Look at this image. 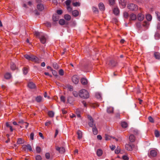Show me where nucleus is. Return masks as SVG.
<instances>
[{"mask_svg": "<svg viewBox=\"0 0 160 160\" xmlns=\"http://www.w3.org/2000/svg\"><path fill=\"white\" fill-rule=\"evenodd\" d=\"M89 93L85 89H82L79 91V96L81 98H89Z\"/></svg>", "mask_w": 160, "mask_h": 160, "instance_id": "f257e3e1", "label": "nucleus"}, {"mask_svg": "<svg viewBox=\"0 0 160 160\" xmlns=\"http://www.w3.org/2000/svg\"><path fill=\"white\" fill-rule=\"evenodd\" d=\"M24 57L29 61L34 62H37L38 61V58L31 54L30 55L25 54L24 55Z\"/></svg>", "mask_w": 160, "mask_h": 160, "instance_id": "f03ea898", "label": "nucleus"}, {"mask_svg": "<svg viewBox=\"0 0 160 160\" xmlns=\"http://www.w3.org/2000/svg\"><path fill=\"white\" fill-rule=\"evenodd\" d=\"M127 8L130 10L136 11L138 9V6L137 5L133 3H129L127 5Z\"/></svg>", "mask_w": 160, "mask_h": 160, "instance_id": "7ed1b4c3", "label": "nucleus"}, {"mask_svg": "<svg viewBox=\"0 0 160 160\" xmlns=\"http://www.w3.org/2000/svg\"><path fill=\"white\" fill-rule=\"evenodd\" d=\"M72 81L75 84H77L79 82V78L78 76L75 75L72 77Z\"/></svg>", "mask_w": 160, "mask_h": 160, "instance_id": "20e7f679", "label": "nucleus"}, {"mask_svg": "<svg viewBox=\"0 0 160 160\" xmlns=\"http://www.w3.org/2000/svg\"><path fill=\"white\" fill-rule=\"evenodd\" d=\"M133 144H126L125 145V148L128 151H132V148L134 147Z\"/></svg>", "mask_w": 160, "mask_h": 160, "instance_id": "39448f33", "label": "nucleus"}, {"mask_svg": "<svg viewBox=\"0 0 160 160\" xmlns=\"http://www.w3.org/2000/svg\"><path fill=\"white\" fill-rule=\"evenodd\" d=\"M42 44H44L45 43L46 41V36L43 34L41 35V37L39 38Z\"/></svg>", "mask_w": 160, "mask_h": 160, "instance_id": "423d86ee", "label": "nucleus"}, {"mask_svg": "<svg viewBox=\"0 0 160 160\" xmlns=\"http://www.w3.org/2000/svg\"><path fill=\"white\" fill-rule=\"evenodd\" d=\"M56 149L57 151H58L61 154L64 153L65 152V148L62 147H59L57 146L56 147Z\"/></svg>", "mask_w": 160, "mask_h": 160, "instance_id": "0eeeda50", "label": "nucleus"}, {"mask_svg": "<svg viewBox=\"0 0 160 160\" xmlns=\"http://www.w3.org/2000/svg\"><path fill=\"white\" fill-rule=\"evenodd\" d=\"M144 18V15L142 13H138L137 15V19L140 21L143 20Z\"/></svg>", "mask_w": 160, "mask_h": 160, "instance_id": "6e6552de", "label": "nucleus"}, {"mask_svg": "<svg viewBox=\"0 0 160 160\" xmlns=\"http://www.w3.org/2000/svg\"><path fill=\"white\" fill-rule=\"evenodd\" d=\"M59 18V16L57 15H53V16L52 20L53 22H54V23H53V24L54 25H55L56 22H57L58 21Z\"/></svg>", "mask_w": 160, "mask_h": 160, "instance_id": "1a4fd4ad", "label": "nucleus"}, {"mask_svg": "<svg viewBox=\"0 0 160 160\" xmlns=\"http://www.w3.org/2000/svg\"><path fill=\"white\" fill-rule=\"evenodd\" d=\"M129 20L131 21H135V20L137 19V16L136 15L133 13H131L130 15H129Z\"/></svg>", "mask_w": 160, "mask_h": 160, "instance_id": "9d476101", "label": "nucleus"}, {"mask_svg": "<svg viewBox=\"0 0 160 160\" xmlns=\"http://www.w3.org/2000/svg\"><path fill=\"white\" fill-rule=\"evenodd\" d=\"M109 66L111 67H115L117 65L116 62L114 60H111L108 63Z\"/></svg>", "mask_w": 160, "mask_h": 160, "instance_id": "9b49d317", "label": "nucleus"}, {"mask_svg": "<svg viewBox=\"0 0 160 160\" xmlns=\"http://www.w3.org/2000/svg\"><path fill=\"white\" fill-rule=\"evenodd\" d=\"M119 3L120 5L122 6V8H124L126 5V2L125 0H120Z\"/></svg>", "mask_w": 160, "mask_h": 160, "instance_id": "f8f14e48", "label": "nucleus"}, {"mask_svg": "<svg viewBox=\"0 0 160 160\" xmlns=\"http://www.w3.org/2000/svg\"><path fill=\"white\" fill-rule=\"evenodd\" d=\"M149 154L151 156L154 157L157 155V152L155 150H152L150 151Z\"/></svg>", "mask_w": 160, "mask_h": 160, "instance_id": "ddd939ff", "label": "nucleus"}, {"mask_svg": "<svg viewBox=\"0 0 160 160\" xmlns=\"http://www.w3.org/2000/svg\"><path fill=\"white\" fill-rule=\"evenodd\" d=\"M37 8L38 10L41 11L43 10L44 7L42 4L39 3L37 5Z\"/></svg>", "mask_w": 160, "mask_h": 160, "instance_id": "4468645a", "label": "nucleus"}, {"mask_svg": "<svg viewBox=\"0 0 160 160\" xmlns=\"http://www.w3.org/2000/svg\"><path fill=\"white\" fill-rule=\"evenodd\" d=\"M105 139L106 140H110V139L111 138H112L113 139H115V140L116 141H118V139L117 138H115L114 137H112L110 136L109 135H108L107 134H105Z\"/></svg>", "mask_w": 160, "mask_h": 160, "instance_id": "2eb2a0df", "label": "nucleus"}, {"mask_svg": "<svg viewBox=\"0 0 160 160\" xmlns=\"http://www.w3.org/2000/svg\"><path fill=\"white\" fill-rule=\"evenodd\" d=\"M98 7L100 10L102 11L105 10L104 5L102 3H100L98 5Z\"/></svg>", "mask_w": 160, "mask_h": 160, "instance_id": "dca6fc26", "label": "nucleus"}, {"mask_svg": "<svg viewBox=\"0 0 160 160\" xmlns=\"http://www.w3.org/2000/svg\"><path fill=\"white\" fill-rule=\"evenodd\" d=\"M113 12V13L116 15H118L119 13V10L118 8H114Z\"/></svg>", "mask_w": 160, "mask_h": 160, "instance_id": "f3484780", "label": "nucleus"}, {"mask_svg": "<svg viewBox=\"0 0 160 160\" xmlns=\"http://www.w3.org/2000/svg\"><path fill=\"white\" fill-rule=\"evenodd\" d=\"M28 87L31 89H34L35 88V84L32 82H29L28 84Z\"/></svg>", "mask_w": 160, "mask_h": 160, "instance_id": "a211bd4d", "label": "nucleus"}, {"mask_svg": "<svg viewBox=\"0 0 160 160\" xmlns=\"http://www.w3.org/2000/svg\"><path fill=\"white\" fill-rule=\"evenodd\" d=\"M72 14L74 17H76L78 16L79 12L77 10H74L72 11Z\"/></svg>", "mask_w": 160, "mask_h": 160, "instance_id": "6ab92c4d", "label": "nucleus"}, {"mask_svg": "<svg viewBox=\"0 0 160 160\" xmlns=\"http://www.w3.org/2000/svg\"><path fill=\"white\" fill-rule=\"evenodd\" d=\"M103 152L101 149H98L97 151V154L99 157L101 156Z\"/></svg>", "mask_w": 160, "mask_h": 160, "instance_id": "aec40b11", "label": "nucleus"}, {"mask_svg": "<svg viewBox=\"0 0 160 160\" xmlns=\"http://www.w3.org/2000/svg\"><path fill=\"white\" fill-rule=\"evenodd\" d=\"M81 83L84 85H86L88 83L87 80L86 79L82 78L81 79Z\"/></svg>", "mask_w": 160, "mask_h": 160, "instance_id": "412c9836", "label": "nucleus"}, {"mask_svg": "<svg viewBox=\"0 0 160 160\" xmlns=\"http://www.w3.org/2000/svg\"><path fill=\"white\" fill-rule=\"evenodd\" d=\"M154 56L156 59H160V53L158 52H155Z\"/></svg>", "mask_w": 160, "mask_h": 160, "instance_id": "4be33fe9", "label": "nucleus"}, {"mask_svg": "<svg viewBox=\"0 0 160 160\" xmlns=\"http://www.w3.org/2000/svg\"><path fill=\"white\" fill-rule=\"evenodd\" d=\"M81 110L79 109H77L76 111V113L78 117L80 118L81 117L80 114L81 113Z\"/></svg>", "mask_w": 160, "mask_h": 160, "instance_id": "5701e85b", "label": "nucleus"}, {"mask_svg": "<svg viewBox=\"0 0 160 160\" xmlns=\"http://www.w3.org/2000/svg\"><path fill=\"white\" fill-rule=\"evenodd\" d=\"M129 139L130 141L131 142H133L135 141V137L132 134L130 135L129 137Z\"/></svg>", "mask_w": 160, "mask_h": 160, "instance_id": "b1692460", "label": "nucleus"}, {"mask_svg": "<svg viewBox=\"0 0 160 160\" xmlns=\"http://www.w3.org/2000/svg\"><path fill=\"white\" fill-rule=\"evenodd\" d=\"M107 112L109 113H113V108L112 107H108L107 109Z\"/></svg>", "mask_w": 160, "mask_h": 160, "instance_id": "393cba45", "label": "nucleus"}, {"mask_svg": "<svg viewBox=\"0 0 160 160\" xmlns=\"http://www.w3.org/2000/svg\"><path fill=\"white\" fill-rule=\"evenodd\" d=\"M77 134L78 135V138L80 139L82 138V132L78 130L77 132Z\"/></svg>", "mask_w": 160, "mask_h": 160, "instance_id": "a878e982", "label": "nucleus"}, {"mask_svg": "<svg viewBox=\"0 0 160 160\" xmlns=\"http://www.w3.org/2000/svg\"><path fill=\"white\" fill-rule=\"evenodd\" d=\"M36 100L38 102H42V98L40 96H38L36 98Z\"/></svg>", "mask_w": 160, "mask_h": 160, "instance_id": "bb28decb", "label": "nucleus"}, {"mask_svg": "<svg viewBox=\"0 0 160 160\" xmlns=\"http://www.w3.org/2000/svg\"><path fill=\"white\" fill-rule=\"evenodd\" d=\"M149 25V24L147 21H144L143 22L142 26L146 28H148Z\"/></svg>", "mask_w": 160, "mask_h": 160, "instance_id": "cd10ccee", "label": "nucleus"}, {"mask_svg": "<svg viewBox=\"0 0 160 160\" xmlns=\"http://www.w3.org/2000/svg\"><path fill=\"white\" fill-rule=\"evenodd\" d=\"M64 18L65 20L67 21H69L71 19V17L69 15L67 14L64 15Z\"/></svg>", "mask_w": 160, "mask_h": 160, "instance_id": "c85d7f7f", "label": "nucleus"}, {"mask_svg": "<svg viewBox=\"0 0 160 160\" xmlns=\"http://www.w3.org/2000/svg\"><path fill=\"white\" fill-rule=\"evenodd\" d=\"M48 115L50 117L52 118L54 115V113L52 111H49L48 112Z\"/></svg>", "mask_w": 160, "mask_h": 160, "instance_id": "c756f323", "label": "nucleus"}, {"mask_svg": "<svg viewBox=\"0 0 160 160\" xmlns=\"http://www.w3.org/2000/svg\"><path fill=\"white\" fill-rule=\"evenodd\" d=\"M24 142V140L22 139L21 138H18V141L17 142V143L18 144H21L23 143Z\"/></svg>", "mask_w": 160, "mask_h": 160, "instance_id": "7c9ffc66", "label": "nucleus"}, {"mask_svg": "<svg viewBox=\"0 0 160 160\" xmlns=\"http://www.w3.org/2000/svg\"><path fill=\"white\" fill-rule=\"evenodd\" d=\"M11 77V74L9 73H7L4 75V77L6 79H10Z\"/></svg>", "mask_w": 160, "mask_h": 160, "instance_id": "2f4dec72", "label": "nucleus"}, {"mask_svg": "<svg viewBox=\"0 0 160 160\" xmlns=\"http://www.w3.org/2000/svg\"><path fill=\"white\" fill-rule=\"evenodd\" d=\"M43 34L41 32H34V35L37 37H41V35H42Z\"/></svg>", "mask_w": 160, "mask_h": 160, "instance_id": "473e14b6", "label": "nucleus"}, {"mask_svg": "<svg viewBox=\"0 0 160 160\" xmlns=\"http://www.w3.org/2000/svg\"><path fill=\"white\" fill-rule=\"evenodd\" d=\"M121 125L122 128H125L127 127L128 124L126 122H124L121 123Z\"/></svg>", "mask_w": 160, "mask_h": 160, "instance_id": "72a5a7b5", "label": "nucleus"}, {"mask_svg": "<svg viewBox=\"0 0 160 160\" xmlns=\"http://www.w3.org/2000/svg\"><path fill=\"white\" fill-rule=\"evenodd\" d=\"M155 14L158 20L160 21V13L158 11L155 12Z\"/></svg>", "mask_w": 160, "mask_h": 160, "instance_id": "f704fd0d", "label": "nucleus"}, {"mask_svg": "<svg viewBox=\"0 0 160 160\" xmlns=\"http://www.w3.org/2000/svg\"><path fill=\"white\" fill-rule=\"evenodd\" d=\"M59 24L61 25H63L65 24V21L63 19H60L59 21Z\"/></svg>", "mask_w": 160, "mask_h": 160, "instance_id": "c9c22d12", "label": "nucleus"}, {"mask_svg": "<svg viewBox=\"0 0 160 160\" xmlns=\"http://www.w3.org/2000/svg\"><path fill=\"white\" fill-rule=\"evenodd\" d=\"M92 132L94 135H96L98 134V131L97 128L95 127L92 128Z\"/></svg>", "mask_w": 160, "mask_h": 160, "instance_id": "e433bc0d", "label": "nucleus"}, {"mask_svg": "<svg viewBox=\"0 0 160 160\" xmlns=\"http://www.w3.org/2000/svg\"><path fill=\"white\" fill-rule=\"evenodd\" d=\"M123 16L126 19H128L129 16L128 13L126 12H123Z\"/></svg>", "mask_w": 160, "mask_h": 160, "instance_id": "4c0bfd02", "label": "nucleus"}, {"mask_svg": "<svg viewBox=\"0 0 160 160\" xmlns=\"http://www.w3.org/2000/svg\"><path fill=\"white\" fill-rule=\"evenodd\" d=\"M146 18L148 21H150L152 19V17L150 14H148L146 16Z\"/></svg>", "mask_w": 160, "mask_h": 160, "instance_id": "58836bf2", "label": "nucleus"}, {"mask_svg": "<svg viewBox=\"0 0 160 160\" xmlns=\"http://www.w3.org/2000/svg\"><path fill=\"white\" fill-rule=\"evenodd\" d=\"M23 74L26 75L28 72V68L27 67H25L23 69Z\"/></svg>", "mask_w": 160, "mask_h": 160, "instance_id": "ea45409f", "label": "nucleus"}, {"mask_svg": "<svg viewBox=\"0 0 160 160\" xmlns=\"http://www.w3.org/2000/svg\"><path fill=\"white\" fill-rule=\"evenodd\" d=\"M155 135L156 137L158 138L160 136V133L158 131L156 130L154 132Z\"/></svg>", "mask_w": 160, "mask_h": 160, "instance_id": "a19ab883", "label": "nucleus"}, {"mask_svg": "<svg viewBox=\"0 0 160 160\" xmlns=\"http://www.w3.org/2000/svg\"><path fill=\"white\" fill-rule=\"evenodd\" d=\"M115 0H108V2L110 5H113L114 4Z\"/></svg>", "mask_w": 160, "mask_h": 160, "instance_id": "79ce46f5", "label": "nucleus"}, {"mask_svg": "<svg viewBox=\"0 0 160 160\" xmlns=\"http://www.w3.org/2000/svg\"><path fill=\"white\" fill-rule=\"evenodd\" d=\"M53 67L55 69H57L59 68L58 65L55 63L53 64Z\"/></svg>", "mask_w": 160, "mask_h": 160, "instance_id": "37998d69", "label": "nucleus"}, {"mask_svg": "<svg viewBox=\"0 0 160 160\" xmlns=\"http://www.w3.org/2000/svg\"><path fill=\"white\" fill-rule=\"evenodd\" d=\"M11 68L12 70H14L16 68L15 65L12 63H11Z\"/></svg>", "mask_w": 160, "mask_h": 160, "instance_id": "c03bdc74", "label": "nucleus"}, {"mask_svg": "<svg viewBox=\"0 0 160 160\" xmlns=\"http://www.w3.org/2000/svg\"><path fill=\"white\" fill-rule=\"evenodd\" d=\"M88 125L90 127H93V126H95V124L94 123L93 121H90L88 123Z\"/></svg>", "mask_w": 160, "mask_h": 160, "instance_id": "a18cd8bd", "label": "nucleus"}, {"mask_svg": "<svg viewBox=\"0 0 160 160\" xmlns=\"http://www.w3.org/2000/svg\"><path fill=\"white\" fill-rule=\"evenodd\" d=\"M58 73L61 76H63L64 74V71L62 69L59 70Z\"/></svg>", "mask_w": 160, "mask_h": 160, "instance_id": "49530a36", "label": "nucleus"}, {"mask_svg": "<svg viewBox=\"0 0 160 160\" xmlns=\"http://www.w3.org/2000/svg\"><path fill=\"white\" fill-rule=\"evenodd\" d=\"M72 5L75 7L79 6L80 5V3L79 2H76L72 3Z\"/></svg>", "mask_w": 160, "mask_h": 160, "instance_id": "de8ad7c7", "label": "nucleus"}, {"mask_svg": "<svg viewBox=\"0 0 160 160\" xmlns=\"http://www.w3.org/2000/svg\"><path fill=\"white\" fill-rule=\"evenodd\" d=\"M36 151L38 153H40L41 151V148L39 147H37L36 148Z\"/></svg>", "mask_w": 160, "mask_h": 160, "instance_id": "09e8293b", "label": "nucleus"}, {"mask_svg": "<svg viewBox=\"0 0 160 160\" xmlns=\"http://www.w3.org/2000/svg\"><path fill=\"white\" fill-rule=\"evenodd\" d=\"M71 3V0H67V1H65V4H66L67 6H70Z\"/></svg>", "mask_w": 160, "mask_h": 160, "instance_id": "8fccbe9b", "label": "nucleus"}, {"mask_svg": "<svg viewBox=\"0 0 160 160\" xmlns=\"http://www.w3.org/2000/svg\"><path fill=\"white\" fill-rule=\"evenodd\" d=\"M92 9L93 12L95 13H98V9L95 7H93Z\"/></svg>", "mask_w": 160, "mask_h": 160, "instance_id": "3c124183", "label": "nucleus"}, {"mask_svg": "<svg viewBox=\"0 0 160 160\" xmlns=\"http://www.w3.org/2000/svg\"><path fill=\"white\" fill-rule=\"evenodd\" d=\"M60 100L62 102H65V97L63 96H62L60 97Z\"/></svg>", "mask_w": 160, "mask_h": 160, "instance_id": "603ef678", "label": "nucleus"}, {"mask_svg": "<svg viewBox=\"0 0 160 160\" xmlns=\"http://www.w3.org/2000/svg\"><path fill=\"white\" fill-rule=\"evenodd\" d=\"M96 97L98 99H100L101 97V94L99 93H96Z\"/></svg>", "mask_w": 160, "mask_h": 160, "instance_id": "864d4df0", "label": "nucleus"}, {"mask_svg": "<svg viewBox=\"0 0 160 160\" xmlns=\"http://www.w3.org/2000/svg\"><path fill=\"white\" fill-rule=\"evenodd\" d=\"M120 148L119 147H117V148L115 149V152L116 154L119 153L120 152Z\"/></svg>", "mask_w": 160, "mask_h": 160, "instance_id": "5fc2aeb1", "label": "nucleus"}, {"mask_svg": "<svg viewBox=\"0 0 160 160\" xmlns=\"http://www.w3.org/2000/svg\"><path fill=\"white\" fill-rule=\"evenodd\" d=\"M27 148L30 151H32V148L30 144H28L27 145Z\"/></svg>", "mask_w": 160, "mask_h": 160, "instance_id": "6e6d98bb", "label": "nucleus"}, {"mask_svg": "<svg viewBox=\"0 0 160 160\" xmlns=\"http://www.w3.org/2000/svg\"><path fill=\"white\" fill-rule=\"evenodd\" d=\"M148 119L150 122L152 123H153L154 122L153 118L151 116L149 117Z\"/></svg>", "mask_w": 160, "mask_h": 160, "instance_id": "4d7b16f0", "label": "nucleus"}, {"mask_svg": "<svg viewBox=\"0 0 160 160\" xmlns=\"http://www.w3.org/2000/svg\"><path fill=\"white\" fill-rule=\"evenodd\" d=\"M73 94L75 97H77L78 96V93L76 91H74L73 92Z\"/></svg>", "mask_w": 160, "mask_h": 160, "instance_id": "13d9d810", "label": "nucleus"}, {"mask_svg": "<svg viewBox=\"0 0 160 160\" xmlns=\"http://www.w3.org/2000/svg\"><path fill=\"white\" fill-rule=\"evenodd\" d=\"M41 156L39 155H38L36 157V160H41Z\"/></svg>", "mask_w": 160, "mask_h": 160, "instance_id": "bf43d9fd", "label": "nucleus"}, {"mask_svg": "<svg viewBox=\"0 0 160 160\" xmlns=\"http://www.w3.org/2000/svg\"><path fill=\"white\" fill-rule=\"evenodd\" d=\"M67 9L69 12H71L72 10V8L70 6H67Z\"/></svg>", "mask_w": 160, "mask_h": 160, "instance_id": "052dcab7", "label": "nucleus"}, {"mask_svg": "<svg viewBox=\"0 0 160 160\" xmlns=\"http://www.w3.org/2000/svg\"><path fill=\"white\" fill-rule=\"evenodd\" d=\"M136 25L138 28H140L141 27V24L140 22H137L136 23Z\"/></svg>", "mask_w": 160, "mask_h": 160, "instance_id": "680f3d73", "label": "nucleus"}, {"mask_svg": "<svg viewBox=\"0 0 160 160\" xmlns=\"http://www.w3.org/2000/svg\"><path fill=\"white\" fill-rule=\"evenodd\" d=\"M34 133L32 132L30 135V138L32 140H33L34 138Z\"/></svg>", "mask_w": 160, "mask_h": 160, "instance_id": "e2e57ef3", "label": "nucleus"}, {"mask_svg": "<svg viewBox=\"0 0 160 160\" xmlns=\"http://www.w3.org/2000/svg\"><path fill=\"white\" fill-rule=\"evenodd\" d=\"M45 157L46 158L49 159L50 158V156L49 153H47L45 154Z\"/></svg>", "mask_w": 160, "mask_h": 160, "instance_id": "0e129e2a", "label": "nucleus"}, {"mask_svg": "<svg viewBox=\"0 0 160 160\" xmlns=\"http://www.w3.org/2000/svg\"><path fill=\"white\" fill-rule=\"evenodd\" d=\"M52 71L53 75H54L55 76H58L57 72L56 71L52 70Z\"/></svg>", "mask_w": 160, "mask_h": 160, "instance_id": "69168bd1", "label": "nucleus"}, {"mask_svg": "<svg viewBox=\"0 0 160 160\" xmlns=\"http://www.w3.org/2000/svg\"><path fill=\"white\" fill-rule=\"evenodd\" d=\"M57 13L59 15L61 14L62 13V11L61 10H58L57 11Z\"/></svg>", "mask_w": 160, "mask_h": 160, "instance_id": "338daca9", "label": "nucleus"}, {"mask_svg": "<svg viewBox=\"0 0 160 160\" xmlns=\"http://www.w3.org/2000/svg\"><path fill=\"white\" fill-rule=\"evenodd\" d=\"M122 158L124 160H128L129 159V158L127 156H123Z\"/></svg>", "mask_w": 160, "mask_h": 160, "instance_id": "774afa93", "label": "nucleus"}]
</instances>
